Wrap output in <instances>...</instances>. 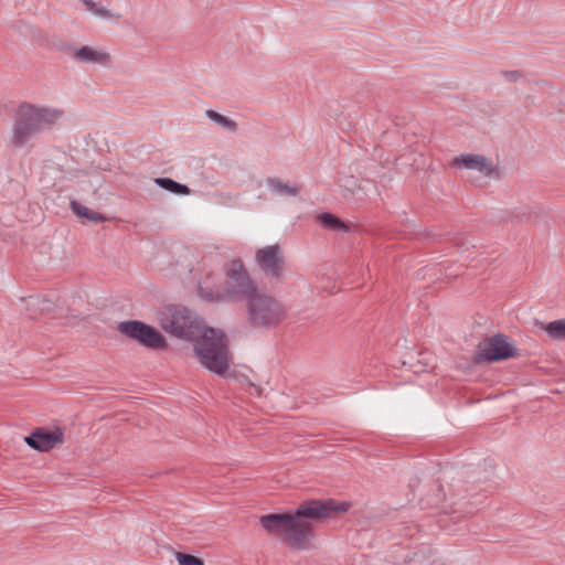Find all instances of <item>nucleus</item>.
Listing matches in <instances>:
<instances>
[{"instance_id": "obj_28", "label": "nucleus", "mask_w": 565, "mask_h": 565, "mask_svg": "<svg viewBox=\"0 0 565 565\" xmlns=\"http://www.w3.org/2000/svg\"><path fill=\"white\" fill-rule=\"evenodd\" d=\"M206 115L212 118V110H207Z\"/></svg>"}, {"instance_id": "obj_17", "label": "nucleus", "mask_w": 565, "mask_h": 565, "mask_svg": "<svg viewBox=\"0 0 565 565\" xmlns=\"http://www.w3.org/2000/svg\"><path fill=\"white\" fill-rule=\"evenodd\" d=\"M319 224L324 228L337 231V232H347V224L341 221L339 217L331 213H322L317 217Z\"/></svg>"}, {"instance_id": "obj_9", "label": "nucleus", "mask_w": 565, "mask_h": 565, "mask_svg": "<svg viewBox=\"0 0 565 565\" xmlns=\"http://www.w3.org/2000/svg\"><path fill=\"white\" fill-rule=\"evenodd\" d=\"M22 107L28 114V119L31 120L33 125H35L39 131L53 126L63 116V111L57 108L36 107L32 105Z\"/></svg>"}, {"instance_id": "obj_5", "label": "nucleus", "mask_w": 565, "mask_h": 565, "mask_svg": "<svg viewBox=\"0 0 565 565\" xmlns=\"http://www.w3.org/2000/svg\"><path fill=\"white\" fill-rule=\"evenodd\" d=\"M451 166L457 169L478 173L482 178L498 179L500 170L490 159L477 153H462L454 158Z\"/></svg>"}, {"instance_id": "obj_26", "label": "nucleus", "mask_w": 565, "mask_h": 565, "mask_svg": "<svg viewBox=\"0 0 565 565\" xmlns=\"http://www.w3.org/2000/svg\"><path fill=\"white\" fill-rule=\"evenodd\" d=\"M199 291H200V295L203 298H209L210 297V292L207 290L205 291L201 286L199 287Z\"/></svg>"}, {"instance_id": "obj_1", "label": "nucleus", "mask_w": 565, "mask_h": 565, "mask_svg": "<svg viewBox=\"0 0 565 565\" xmlns=\"http://www.w3.org/2000/svg\"><path fill=\"white\" fill-rule=\"evenodd\" d=\"M350 507L349 502L333 499L311 500L290 513L263 515L259 523L268 534L277 536L289 547L307 551L313 547V524L344 514Z\"/></svg>"}, {"instance_id": "obj_24", "label": "nucleus", "mask_w": 565, "mask_h": 565, "mask_svg": "<svg viewBox=\"0 0 565 565\" xmlns=\"http://www.w3.org/2000/svg\"><path fill=\"white\" fill-rule=\"evenodd\" d=\"M199 362L207 370H212V355H198Z\"/></svg>"}, {"instance_id": "obj_21", "label": "nucleus", "mask_w": 565, "mask_h": 565, "mask_svg": "<svg viewBox=\"0 0 565 565\" xmlns=\"http://www.w3.org/2000/svg\"><path fill=\"white\" fill-rule=\"evenodd\" d=\"M178 565H204L203 561L196 556L182 552L174 553Z\"/></svg>"}, {"instance_id": "obj_12", "label": "nucleus", "mask_w": 565, "mask_h": 565, "mask_svg": "<svg viewBox=\"0 0 565 565\" xmlns=\"http://www.w3.org/2000/svg\"><path fill=\"white\" fill-rule=\"evenodd\" d=\"M392 364L394 367L405 370V372L420 373L428 366V360L422 355H393Z\"/></svg>"}, {"instance_id": "obj_7", "label": "nucleus", "mask_w": 565, "mask_h": 565, "mask_svg": "<svg viewBox=\"0 0 565 565\" xmlns=\"http://www.w3.org/2000/svg\"><path fill=\"white\" fill-rule=\"evenodd\" d=\"M255 262L267 276L278 279L284 273L285 259L278 245H268L257 249Z\"/></svg>"}, {"instance_id": "obj_25", "label": "nucleus", "mask_w": 565, "mask_h": 565, "mask_svg": "<svg viewBox=\"0 0 565 565\" xmlns=\"http://www.w3.org/2000/svg\"><path fill=\"white\" fill-rule=\"evenodd\" d=\"M220 355H214V360H213V363H214V372H217V373H222V370L218 367V358Z\"/></svg>"}, {"instance_id": "obj_16", "label": "nucleus", "mask_w": 565, "mask_h": 565, "mask_svg": "<svg viewBox=\"0 0 565 565\" xmlns=\"http://www.w3.org/2000/svg\"><path fill=\"white\" fill-rule=\"evenodd\" d=\"M154 183L160 188L164 189L168 192H171L177 195H189L191 190L181 183L175 182L169 178H156Z\"/></svg>"}, {"instance_id": "obj_11", "label": "nucleus", "mask_w": 565, "mask_h": 565, "mask_svg": "<svg viewBox=\"0 0 565 565\" xmlns=\"http://www.w3.org/2000/svg\"><path fill=\"white\" fill-rule=\"evenodd\" d=\"M478 350V353H513L515 348L508 335L495 333L480 341Z\"/></svg>"}, {"instance_id": "obj_6", "label": "nucleus", "mask_w": 565, "mask_h": 565, "mask_svg": "<svg viewBox=\"0 0 565 565\" xmlns=\"http://www.w3.org/2000/svg\"><path fill=\"white\" fill-rule=\"evenodd\" d=\"M66 54L79 64L108 67L113 62L111 54L104 46L73 44L67 47Z\"/></svg>"}, {"instance_id": "obj_14", "label": "nucleus", "mask_w": 565, "mask_h": 565, "mask_svg": "<svg viewBox=\"0 0 565 565\" xmlns=\"http://www.w3.org/2000/svg\"><path fill=\"white\" fill-rule=\"evenodd\" d=\"M86 11L90 14L106 21H117L121 18L120 13L114 11L100 2H96L94 0H81Z\"/></svg>"}, {"instance_id": "obj_19", "label": "nucleus", "mask_w": 565, "mask_h": 565, "mask_svg": "<svg viewBox=\"0 0 565 565\" xmlns=\"http://www.w3.org/2000/svg\"><path fill=\"white\" fill-rule=\"evenodd\" d=\"M214 125L228 134L237 131V122L234 118L214 111Z\"/></svg>"}, {"instance_id": "obj_20", "label": "nucleus", "mask_w": 565, "mask_h": 565, "mask_svg": "<svg viewBox=\"0 0 565 565\" xmlns=\"http://www.w3.org/2000/svg\"><path fill=\"white\" fill-rule=\"evenodd\" d=\"M213 337H214V353H222L223 351L227 350L228 341L223 331L214 329Z\"/></svg>"}, {"instance_id": "obj_2", "label": "nucleus", "mask_w": 565, "mask_h": 565, "mask_svg": "<svg viewBox=\"0 0 565 565\" xmlns=\"http://www.w3.org/2000/svg\"><path fill=\"white\" fill-rule=\"evenodd\" d=\"M226 287L214 300L238 301L246 299L248 320L257 328H273L286 318V309L275 298L262 294L250 279L241 259L231 260L226 267Z\"/></svg>"}, {"instance_id": "obj_10", "label": "nucleus", "mask_w": 565, "mask_h": 565, "mask_svg": "<svg viewBox=\"0 0 565 565\" xmlns=\"http://www.w3.org/2000/svg\"><path fill=\"white\" fill-rule=\"evenodd\" d=\"M38 132L39 130L36 129L35 125H33L32 121L28 119V114L23 107H21L18 113V118L12 127L11 143L14 147H22Z\"/></svg>"}, {"instance_id": "obj_27", "label": "nucleus", "mask_w": 565, "mask_h": 565, "mask_svg": "<svg viewBox=\"0 0 565 565\" xmlns=\"http://www.w3.org/2000/svg\"><path fill=\"white\" fill-rule=\"evenodd\" d=\"M250 385L255 387V391H256V393H257L258 395H260V394H262V388H260L259 386H255L254 384H250Z\"/></svg>"}, {"instance_id": "obj_23", "label": "nucleus", "mask_w": 565, "mask_h": 565, "mask_svg": "<svg viewBox=\"0 0 565 565\" xmlns=\"http://www.w3.org/2000/svg\"><path fill=\"white\" fill-rule=\"evenodd\" d=\"M509 356L510 355H477L476 362L478 364H489L492 362H498Z\"/></svg>"}, {"instance_id": "obj_4", "label": "nucleus", "mask_w": 565, "mask_h": 565, "mask_svg": "<svg viewBox=\"0 0 565 565\" xmlns=\"http://www.w3.org/2000/svg\"><path fill=\"white\" fill-rule=\"evenodd\" d=\"M117 330L125 337L152 350L166 349V339L162 333L152 326L138 320L120 322Z\"/></svg>"}, {"instance_id": "obj_15", "label": "nucleus", "mask_w": 565, "mask_h": 565, "mask_svg": "<svg viewBox=\"0 0 565 565\" xmlns=\"http://www.w3.org/2000/svg\"><path fill=\"white\" fill-rule=\"evenodd\" d=\"M72 211L81 218L88 220L90 222L99 223L106 221V217L98 212H95L87 206L76 202H71Z\"/></svg>"}, {"instance_id": "obj_18", "label": "nucleus", "mask_w": 565, "mask_h": 565, "mask_svg": "<svg viewBox=\"0 0 565 565\" xmlns=\"http://www.w3.org/2000/svg\"><path fill=\"white\" fill-rule=\"evenodd\" d=\"M267 184L271 191L278 195L295 196L298 194L300 188L296 184H287L279 179H269Z\"/></svg>"}, {"instance_id": "obj_8", "label": "nucleus", "mask_w": 565, "mask_h": 565, "mask_svg": "<svg viewBox=\"0 0 565 565\" xmlns=\"http://www.w3.org/2000/svg\"><path fill=\"white\" fill-rule=\"evenodd\" d=\"M24 441L33 449L39 451H49L56 445L64 441V434L60 428L52 430L38 428L31 435L24 438Z\"/></svg>"}, {"instance_id": "obj_13", "label": "nucleus", "mask_w": 565, "mask_h": 565, "mask_svg": "<svg viewBox=\"0 0 565 565\" xmlns=\"http://www.w3.org/2000/svg\"><path fill=\"white\" fill-rule=\"evenodd\" d=\"M535 328L552 341H565V318L553 321H535Z\"/></svg>"}, {"instance_id": "obj_22", "label": "nucleus", "mask_w": 565, "mask_h": 565, "mask_svg": "<svg viewBox=\"0 0 565 565\" xmlns=\"http://www.w3.org/2000/svg\"><path fill=\"white\" fill-rule=\"evenodd\" d=\"M502 78L509 83H518L523 78L520 71H504L501 73Z\"/></svg>"}, {"instance_id": "obj_3", "label": "nucleus", "mask_w": 565, "mask_h": 565, "mask_svg": "<svg viewBox=\"0 0 565 565\" xmlns=\"http://www.w3.org/2000/svg\"><path fill=\"white\" fill-rule=\"evenodd\" d=\"M159 323L167 333L180 339L195 340L212 332L195 312L183 306L164 307L160 311Z\"/></svg>"}]
</instances>
